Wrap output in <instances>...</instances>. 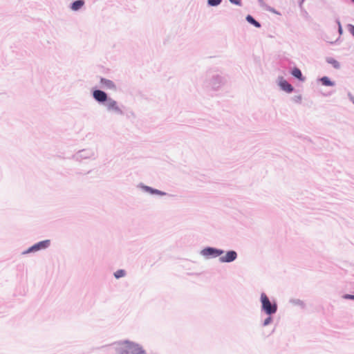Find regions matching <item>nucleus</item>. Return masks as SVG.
Returning a JSON list of instances; mask_svg holds the SVG:
<instances>
[{
  "label": "nucleus",
  "instance_id": "nucleus-2",
  "mask_svg": "<svg viewBox=\"0 0 354 354\" xmlns=\"http://www.w3.org/2000/svg\"><path fill=\"white\" fill-rule=\"evenodd\" d=\"M261 301L262 304V308L268 315H272L276 313L277 309V304H272L269 298L265 293H262L261 295Z\"/></svg>",
  "mask_w": 354,
  "mask_h": 354
},
{
  "label": "nucleus",
  "instance_id": "nucleus-8",
  "mask_svg": "<svg viewBox=\"0 0 354 354\" xmlns=\"http://www.w3.org/2000/svg\"><path fill=\"white\" fill-rule=\"evenodd\" d=\"M279 86L281 88L288 93H290L293 91V88L286 80L281 78L279 80Z\"/></svg>",
  "mask_w": 354,
  "mask_h": 354
},
{
  "label": "nucleus",
  "instance_id": "nucleus-9",
  "mask_svg": "<svg viewBox=\"0 0 354 354\" xmlns=\"http://www.w3.org/2000/svg\"><path fill=\"white\" fill-rule=\"evenodd\" d=\"M292 75L296 78L301 81L304 80V77L302 75L301 71L298 68H294L292 71Z\"/></svg>",
  "mask_w": 354,
  "mask_h": 354
},
{
  "label": "nucleus",
  "instance_id": "nucleus-16",
  "mask_svg": "<svg viewBox=\"0 0 354 354\" xmlns=\"http://www.w3.org/2000/svg\"><path fill=\"white\" fill-rule=\"evenodd\" d=\"M221 0H208V3L210 6H218L221 3Z\"/></svg>",
  "mask_w": 354,
  "mask_h": 354
},
{
  "label": "nucleus",
  "instance_id": "nucleus-14",
  "mask_svg": "<svg viewBox=\"0 0 354 354\" xmlns=\"http://www.w3.org/2000/svg\"><path fill=\"white\" fill-rule=\"evenodd\" d=\"M322 84L325 86H332L333 83L327 77H324L321 79Z\"/></svg>",
  "mask_w": 354,
  "mask_h": 354
},
{
  "label": "nucleus",
  "instance_id": "nucleus-12",
  "mask_svg": "<svg viewBox=\"0 0 354 354\" xmlns=\"http://www.w3.org/2000/svg\"><path fill=\"white\" fill-rule=\"evenodd\" d=\"M246 19L250 24L254 25L256 27L259 28L261 26L260 24L252 16L248 15Z\"/></svg>",
  "mask_w": 354,
  "mask_h": 354
},
{
  "label": "nucleus",
  "instance_id": "nucleus-1",
  "mask_svg": "<svg viewBox=\"0 0 354 354\" xmlns=\"http://www.w3.org/2000/svg\"><path fill=\"white\" fill-rule=\"evenodd\" d=\"M117 351L118 354H145V351L139 344L129 341L119 343Z\"/></svg>",
  "mask_w": 354,
  "mask_h": 354
},
{
  "label": "nucleus",
  "instance_id": "nucleus-4",
  "mask_svg": "<svg viewBox=\"0 0 354 354\" xmlns=\"http://www.w3.org/2000/svg\"><path fill=\"white\" fill-rule=\"evenodd\" d=\"M106 106L109 111H114L119 114L122 113V111L120 109V108L118 106L117 102L112 99H109L107 100V102L106 103Z\"/></svg>",
  "mask_w": 354,
  "mask_h": 354
},
{
  "label": "nucleus",
  "instance_id": "nucleus-6",
  "mask_svg": "<svg viewBox=\"0 0 354 354\" xmlns=\"http://www.w3.org/2000/svg\"><path fill=\"white\" fill-rule=\"evenodd\" d=\"M237 257V254L234 251H229L225 256L220 257L221 262H231L235 260Z\"/></svg>",
  "mask_w": 354,
  "mask_h": 354
},
{
  "label": "nucleus",
  "instance_id": "nucleus-18",
  "mask_svg": "<svg viewBox=\"0 0 354 354\" xmlns=\"http://www.w3.org/2000/svg\"><path fill=\"white\" fill-rule=\"evenodd\" d=\"M272 321V318L270 317L266 318L265 320H264V322H263V325L264 326H267Z\"/></svg>",
  "mask_w": 354,
  "mask_h": 354
},
{
  "label": "nucleus",
  "instance_id": "nucleus-13",
  "mask_svg": "<svg viewBox=\"0 0 354 354\" xmlns=\"http://www.w3.org/2000/svg\"><path fill=\"white\" fill-rule=\"evenodd\" d=\"M146 190L149 192L151 194H158V195H161V196L165 194V193H164V192H162L161 191H159L158 189H152L151 187H146Z\"/></svg>",
  "mask_w": 354,
  "mask_h": 354
},
{
  "label": "nucleus",
  "instance_id": "nucleus-20",
  "mask_svg": "<svg viewBox=\"0 0 354 354\" xmlns=\"http://www.w3.org/2000/svg\"><path fill=\"white\" fill-rule=\"evenodd\" d=\"M344 298L345 299H354V295H346L344 296Z\"/></svg>",
  "mask_w": 354,
  "mask_h": 354
},
{
  "label": "nucleus",
  "instance_id": "nucleus-15",
  "mask_svg": "<svg viewBox=\"0 0 354 354\" xmlns=\"http://www.w3.org/2000/svg\"><path fill=\"white\" fill-rule=\"evenodd\" d=\"M124 274H125L124 270H119L115 272L114 276L115 278L118 279V278L124 277Z\"/></svg>",
  "mask_w": 354,
  "mask_h": 354
},
{
  "label": "nucleus",
  "instance_id": "nucleus-19",
  "mask_svg": "<svg viewBox=\"0 0 354 354\" xmlns=\"http://www.w3.org/2000/svg\"><path fill=\"white\" fill-rule=\"evenodd\" d=\"M230 2L236 4V5H241V0H230Z\"/></svg>",
  "mask_w": 354,
  "mask_h": 354
},
{
  "label": "nucleus",
  "instance_id": "nucleus-5",
  "mask_svg": "<svg viewBox=\"0 0 354 354\" xmlns=\"http://www.w3.org/2000/svg\"><path fill=\"white\" fill-rule=\"evenodd\" d=\"M223 253L222 250H216L212 248H205L202 251V254L204 256H212V257H218Z\"/></svg>",
  "mask_w": 354,
  "mask_h": 354
},
{
  "label": "nucleus",
  "instance_id": "nucleus-7",
  "mask_svg": "<svg viewBox=\"0 0 354 354\" xmlns=\"http://www.w3.org/2000/svg\"><path fill=\"white\" fill-rule=\"evenodd\" d=\"M93 97L98 102H105L107 100L106 94L100 90H96L93 92Z\"/></svg>",
  "mask_w": 354,
  "mask_h": 354
},
{
  "label": "nucleus",
  "instance_id": "nucleus-17",
  "mask_svg": "<svg viewBox=\"0 0 354 354\" xmlns=\"http://www.w3.org/2000/svg\"><path fill=\"white\" fill-rule=\"evenodd\" d=\"M328 62L330 63L331 64H333L334 66V67H335V68L339 67V64L338 62L335 59L329 60Z\"/></svg>",
  "mask_w": 354,
  "mask_h": 354
},
{
  "label": "nucleus",
  "instance_id": "nucleus-11",
  "mask_svg": "<svg viewBox=\"0 0 354 354\" xmlns=\"http://www.w3.org/2000/svg\"><path fill=\"white\" fill-rule=\"evenodd\" d=\"M84 5V1H82V0H78V1H75L73 4H72V6H71V8L73 10H79L80 8H81L82 7V6Z\"/></svg>",
  "mask_w": 354,
  "mask_h": 354
},
{
  "label": "nucleus",
  "instance_id": "nucleus-10",
  "mask_svg": "<svg viewBox=\"0 0 354 354\" xmlns=\"http://www.w3.org/2000/svg\"><path fill=\"white\" fill-rule=\"evenodd\" d=\"M101 83L103 87L106 88H113L115 87L113 82L109 80L102 79Z\"/></svg>",
  "mask_w": 354,
  "mask_h": 354
},
{
  "label": "nucleus",
  "instance_id": "nucleus-22",
  "mask_svg": "<svg viewBox=\"0 0 354 354\" xmlns=\"http://www.w3.org/2000/svg\"><path fill=\"white\" fill-rule=\"evenodd\" d=\"M353 1H354V0H352Z\"/></svg>",
  "mask_w": 354,
  "mask_h": 354
},
{
  "label": "nucleus",
  "instance_id": "nucleus-3",
  "mask_svg": "<svg viewBox=\"0 0 354 354\" xmlns=\"http://www.w3.org/2000/svg\"><path fill=\"white\" fill-rule=\"evenodd\" d=\"M50 245V241L46 240L43 241H40L32 247H30L27 251L24 252V254H27L32 252H36L41 249H45L48 248Z\"/></svg>",
  "mask_w": 354,
  "mask_h": 354
},
{
  "label": "nucleus",
  "instance_id": "nucleus-21",
  "mask_svg": "<svg viewBox=\"0 0 354 354\" xmlns=\"http://www.w3.org/2000/svg\"><path fill=\"white\" fill-rule=\"evenodd\" d=\"M350 32L354 36V26L350 27Z\"/></svg>",
  "mask_w": 354,
  "mask_h": 354
}]
</instances>
